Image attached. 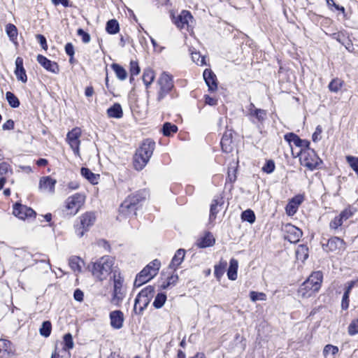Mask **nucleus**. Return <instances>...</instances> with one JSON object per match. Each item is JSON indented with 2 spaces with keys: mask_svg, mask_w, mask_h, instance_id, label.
I'll return each instance as SVG.
<instances>
[{
  "mask_svg": "<svg viewBox=\"0 0 358 358\" xmlns=\"http://www.w3.org/2000/svg\"><path fill=\"white\" fill-rule=\"evenodd\" d=\"M155 143L150 139L144 141L134 156V166L138 171L142 170L152 155Z\"/></svg>",
  "mask_w": 358,
  "mask_h": 358,
  "instance_id": "nucleus-1",
  "label": "nucleus"
},
{
  "mask_svg": "<svg viewBox=\"0 0 358 358\" xmlns=\"http://www.w3.org/2000/svg\"><path fill=\"white\" fill-rule=\"evenodd\" d=\"M114 262V259L110 256L102 257L92 264V275L100 281L106 279L113 271Z\"/></svg>",
  "mask_w": 358,
  "mask_h": 358,
  "instance_id": "nucleus-2",
  "label": "nucleus"
},
{
  "mask_svg": "<svg viewBox=\"0 0 358 358\" xmlns=\"http://www.w3.org/2000/svg\"><path fill=\"white\" fill-rule=\"evenodd\" d=\"M124 279L117 273L116 271H113V290L110 303L117 307L120 306L123 299L126 296V288L123 285Z\"/></svg>",
  "mask_w": 358,
  "mask_h": 358,
  "instance_id": "nucleus-3",
  "label": "nucleus"
},
{
  "mask_svg": "<svg viewBox=\"0 0 358 358\" xmlns=\"http://www.w3.org/2000/svg\"><path fill=\"white\" fill-rule=\"evenodd\" d=\"M154 292L153 287L148 286L137 295L134 306L136 313H141L148 306L154 296Z\"/></svg>",
  "mask_w": 358,
  "mask_h": 358,
  "instance_id": "nucleus-4",
  "label": "nucleus"
},
{
  "mask_svg": "<svg viewBox=\"0 0 358 358\" xmlns=\"http://www.w3.org/2000/svg\"><path fill=\"white\" fill-rule=\"evenodd\" d=\"M157 85L159 88L157 92V101L160 102L173 87L172 76L166 72H163L157 80Z\"/></svg>",
  "mask_w": 358,
  "mask_h": 358,
  "instance_id": "nucleus-5",
  "label": "nucleus"
},
{
  "mask_svg": "<svg viewBox=\"0 0 358 358\" xmlns=\"http://www.w3.org/2000/svg\"><path fill=\"white\" fill-rule=\"evenodd\" d=\"M96 220L95 214L92 212H87L79 217V222L75 224L76 235L81 238L85 232L94 224Z\"/></svg>",
  "mask_w": 358,
  "mask_h": 358,
  "instance_id": "nucleus-6",
  "label": "nucleus"
},
{
  "mask_svg": "<svg viewBox=\"0 0 358 358\" xmlns=\"http://www.w3.org/2000/svg\"><path fill=\"white\" fill-rule=\"evenodd\" d=\"M141 201L138 194L129 196L120 205L119 212L125 217L136 215V205Z\"/></svg>",
  "mask_w": 358,
  "mask_h": 358,
  "instance_id": "nucleus-7",
  "label": "nucleus"
},
{
  "mask_svg": "<svg viewBox=\"0 0 358 358\" xmlns=\"http://www.w3.org/2000/svg\"><path fill=\"white\" fill-rule=\"evenodd\" d=\"M301 163L303 166L307 167L310 170H314L322 162L313 150H306L301 151Z\"/></svg>",
  "mask_w": 358,
  "mask_h": 358,
  "instance_id": "nucleus-8",
  "label": "nucleus"
},
{
  "mask_svg": "<svg viewBox=\"0 0 358 358\" xmlns=\"http://www.w3.org/2000/svg\"><path fill=\"white\" fill-rule=\"evenodd\" d=\"M85 201L84 194L77 193L67 198L66 200V209L69 215H76L83 206Z\"/></svg>",
  "mask_w": 358,
  "mask_h": 358,
  "instance_id": "nucleus-9",
  "label": "nucleus"
},
{
  "mask_svg": "<svg viewBox=\"0 0 358 358\" xmlns=\"http://www.w3.org/2000/svg\"><path fill=\"white\" fill-rule=\"evenodd\" d=\"M173 22L180 29L192 31L194 24V18L190 12L182 10L180 15L173 18Z\"/></svg>",
  "mask_w": 358,
  "mask_h": 358,
  "instance_id": "nucleus-10",
  "label": "nucleus"
},
{
  "mask_svg": "<svg viewBox=\"0 0 358 358\" xmlns=\"http://www.w3.org/2000/svg\"><path fill=\"white\" fill-rule=\"evenodd\" d=\"M81 136V129L78 127L73 128L67 134L66 141L73 150L74 154L80 156L79 146L80 144V137Z\"/></svg>",
  "mask_w": 358,
  "mask_h": 358,
  "instance_id": "nucleus-11",
  "label": "nucleus"
},
{
  "mask_svg": "<svg viewBox=\"0 0 358 358\" xmlns=\"http://www.w3.org/2000/svg\"><path fill=\"white\" fill-rule=\"evenodd\" d=\"M323 248L327 252L339 253L345 249L344 241L337 236L329 238L326 245L323 244Z\"/></svg>",
  "mask_w": 358,
  "mask_h": 358,
  "instance_id": "nucleus-12",
  "label": "nucleus"
},
{
  "mask_svg": "<svg viewBox=\"0 0 358 358\" xmlns=\"http://www.w3.org/2000/svg\"><path fill=\"white\" fill-rule=\"evenodd\" d=\"M13 213L15 216L21 220H25L36 215V213L32 208L22 205L20 203H15L13 206Z\"/></svg>",
  "mask_w": 358,
  "mask_h": 358,
  "instance_id": "nucleus-13",
  "label": "nucleus"
},
{
  "mask_svg": "<svg viewBox=\"0 0 358 358\" xmlns=\"http://www.w3.org/2000/svg\"><path fill=\"white\" fill-rule=\"evenodd\" d=\"M285 238L293 243L299 241L303 234L300 229L291 224H287L285 226Z\"/></svg>",
  "mask_w": 358,
  "mask_h": 358,
  "instance_id": "nucleus-14",
  "label": "nucleus"
},
{
  "mask_svg": "<svg viewBox=\"0 0 358 358\" xmlns=\"http://www.w3.org/2000/svg\"><path fill=\"white\" fill-rule=\"evenodd\" d=\"M155 277L151 273L150 267H145L136 277L134 281L135 287H140Z\"/></svg>",
  "mask_w": 358,
  "mask_h": 358,
  "instance_id": "nucleus-15",
  "label": "nucleus"
},
{
  "mask_svg": "<svg viewBox=\"0 0 358 358\" xmlns=\"http://www.w3.org/2000/svg\"><path fill=\"white\" fill-rule=\"evenodd\" d=\"M203 76L208 87V90L211 92L215 91L217 89V83L215 74L210 69H206L203 71Z\"/></svg>",
  "mask_w": 358,
  "mask_h": 358,
  "instance_id": "nucleus-16",
  "label": "nucleus"
},
{
  "mask_svg": "<svg viewBox=\"0 0 358 358\" xmlns=\"http://www.w3.org/2000/svg\"><path fill=\"white\" fill-rule=\"evenodd\" d=\"M303 201V196L302 195H296L293 197L287 205L285 210L288 215H293L296 213L299 206L301 204Z\"/></svg>",
  "mask_w": 358,
  "mask_h": 358,
  "instance_id": "nucleus-17",
  "label": "nucleus"
},
{
  "mask_svg": "<svg viewBox=\"0 0 358 358\" xmlns=\"http://www.w3.org/2000/svg\"><path fill=\"white\" fill-rule=\"evenodd\" d=\"M110 325L116 329L122 327L124 322V315L120 310H114L110 313Z\"/></svg>",
  "mask_w": 358,
  "mask_h": 358,
  "instance_id": "nucleus-18",
  "label": "nucleus"
},
{
  "mask_svg": "<svg viewBox=\"0 0 358 358\" xmlns=\"http://www.w3.org/2000/svg\"><path fill=\"white\" fill-rule=\"evenodd\" d=\"M15 75L18 80L26 83L27 80V74L23 66V59L17 57L15 59Z\"/></svg>",
  "mask_w": 358,
  "mask_h": 358,
  "instance_id": "nucleus-19",
  "label": "nucleus"
},
{
  "mask_svg": "<svg viewBox=\"0 0 358 358\" xmlns=\"http://www.w3.org/2000/svg\"><path fill=\"white\" fill-rule=\"evenodd\" d=\"M323 275L321 271H315L312 273V274L309 276V278L306 280L308 282L310 285L313 287V290H315L317 292L320 289L322 282Z\"/></svg>",
  "mask_w": 358,
  "mask_h": 358,
  "instance_id": "nucleus-20",
  "label": "nucleus"
},
{
  "mask_svg": "<svg viewBox=\"0 0 358 358\" xmlns=\"http://www.w3.org/2000/svg\"><path fill=\"white\" fill-rule=\"evenodd\" d=\"M220 143L224 152L229 153L233 150L232 132L231 131L224 132Z\"/></svg>",
  "mask_w": 358,
  "mask_h": 358,
  "instance_id": "nucleus-21",
  "label": "nucleus"
},
{
  "mask_svg": "<svg viewBox=\"0 0 358 358\" xmlns=\"http://www.w3.org/2000/svg\"><path fill=\"white\" fill-rule=\"evenodd\" d=\"M13 354V348L9 341L0 339V358H10Z\"/></svg>",
  "mask_w": 358,
  "mask_h": 358,
  "instance_id": "nucleus-22",
  "label": "nucleus"
},
{
  "mask_svg": "<svg viewBox=\"0 0 358 358\" xmlns=\"http://www.w3.org/2000/svg\"><path fill=\"white\" fill-rule=\"evenodd\" d=\"M313 287L310 285L308 282L305 281L299 287L297 294L298 296L301 298H308L313 296L317 292L313 289Z\"/></svg>",
  "mask_w": 358,
  "mask_h": 358,
  "instance_id": "nucleus-23",
  "label": "nucleus"
},
{
  "mask_svg": "<svg viewBox=\"0 0 358 358\" xmlns=\"http://www.w3.org/2000/svg\"><path fill=\"white\" fill-rule=\"evenodd\" d=\"M285 139L291 145V143H294L296 147L302 148L306 147L308 145V143L304 141H302L297 135L294 133H288L285 135ZM292 147V145H290Z\"/></svg>",
  "mask_w": 358,
  "mask_h": 358,
  "instance_id": "nucleus-24",
  "label": "nucleus"
},
{
  "mask_svg": "<svg viewBox=\"0 0 358 358\" xmlns=\"http://www.w3.org/2000/svg\"><path fill=\"white\" fill-rule=\"evenodd\" d=\"M185 255V250L184 249L178 250L171 260L169 267L173 270H176L178 266L182 262Z\"/></svg>",
  "mask_w": 358,
  "mask_h": 358,
  "instance_id": "nucleus-25",
  "label": "nucleus"
},
{
  "mask_svg": "<svg viewBox=\"0 0 358 358\" xmlns=\"http://www.w3.org/2000/svg\"><path fill=\"white\" fill-rule=\"evenodd\" d=\"M69 264L74 272L80 273L84 265V262L79 257L73 256L69 259Z\"/></svg>",
  "mask_w": 358,
  "mask_h": 358,
  "instance_id": "nucleus-26",
  "label": "nucleus"
},
{
  "mask_svg": "<svg viewBox=\"0 0 358 358\" xmlns=\"http://www.w3.org/2000/svg\"><path fill=\"white\" fill-rule=\"evenodd\" d=\"M107 115L109 117L121 118L123 115L122 106L120 103H115L107 110Z\"/></svg>",
  "mask_w": 358,
  "mask_h": 358,
  "instance_id": "nucleus-27",
  "label": "nucleus"
},
{
  "mask_svg": "<svg viewBox=\"0 0 358 358\" xmlns=\"http://www.w3.org/2000/svg\"><path fill=\"white\" fill-rule=\"evenodd\" d=\"M248 114L250 116H255L259 121H262L266 117V112L264 110L256 108L253 103H250L248 107Z\"/></svg>",
  "mask_w": 358,
  "mask_h": 358,
  "instance_id": "nucleus-28",
  "label": "nucleus"
},
{
  "mask_svg": "<svg viewBox=\"0 0 358 358\" xmlns=\"http://www.w3.org/2000/svg\"><path fill=\"white\" fill-rule=\"evenodd\" d=\"M238 266V261L235 259H231L230 260L229 267L227 271V276L229 280H235L237 278Z\"/></svg>",
  "mask_w": 358,
  "mask_h": 358,
  "instance_id": "nucleus-29",
  "label": "nucleus"
},
{
  "mask_svg": "<svg viewBox=\"0 0 358 358\" xmlns=\"http://www.w3.org/2000/svg\"><path fill=\"white\" fill-rule=\"evenodd\" d=\"M215 243V238L212 234L207 233L198 242L197 245L199 248H206L212 246Z\"/></svg>",
  "mask_w": 358,
  "mask_h": 358,
  "instance_id": "nucleus-30",
  "label": "nucleus"
},
{
  "mask_svg": "<svg viewBox=\"0 0 358 358\" xmlns=\"http://www.w3.org/2000/svg\"><path fill=\"white\" fill-rule=\"evenodd\" d=\"M155 73L152 69L148 68L144 70L143 74V81L146 87H148V86L152 84V83L155 80Z\"/></svg>",
  "mask_w": 358,
  "mask_h": 358,
  "instance_id": "nucleus-31",
  "label": "nucleus"
},
{
  "mask_svg": "<svg viewBox=\"0 0 358 358\" xmlns=\"http://www.w3.org/2000/svg\"><path fill=\"white\" fill-rule=\"evenodd\" d=\"M296 257L298 260L304 262L308 257V248L304 245H300L296 250Z\"/></svg>",
  "mask_w": 358,
  "mask_h": 358,
  "instance_id": "nucleus-32",
  "label": "nucleus"
},
{
  "mask_svg": "<svg viewBox=\"0 0 358 358\" xmlns=\"http://www.w3.org/2000/svg\"><path fill=\"white\" fill-rule=\"evenodd\" d=\"M338 352V348L330 344L325 345L323 350V355L326 358H334Z\"/></svg>",
  "mask_w": 358,
  "mask_h": 358,
  "instance_id": "nucleus-33",
  "label": "nucleus"
},
{
  "mask_svg": "<svg viewBox=\"0 0 358 358\" xmlns=\"http://www.w3.org/2000/svg\"><path fill=\"white\" fill-rule=\"evenodd\" d=\"M112 69L115 71L116 76L121 80H124L127 78V73L125 69L117 64H113L111 65Z\"/></svg>",
  "mask_w": 358,
  "mask_h": 358,
  "instance_id": "nucleus-34",
  "label": "nucleus"
},
{
  "mask_svg": "<svg viewBox=\"0 0 358 358\" xmlns=\"http://www.w3.org/2000/svg\"><path fill=\"white\" fill-rule=\"evenodd\" d=\"M106 29L107 32L110 34H117L119 30V24L116 20H110L106 23Z\"/></svg>",
  "mask_w": 358,
  "mask_h": 358,
  "instance_id": "nucleus-35",
  "label": "nucleus"
},
{
  "mask_svg": "<svg viewBox=\"0 0 358 358\" xmlns=\"http://www.w3.org/2000/svg\"><path fill=\"white\" fill-rule=\"evenodd\" d=\"M81 174L92 183H97V179L99 176L92 173L89 169L82 168Z\"/></svg>",
  "mask_w": 358,
  "mask_h": 358,
  "instance_id": "nucleus-36",
  "label": "nucleus"
},
{
  "mask_svg": "<svg viewBox=\"0 0 358 358\" xmlns=\"http://www.w3.org/2000/svg\"><path fill=\"white\" fill-rule=\"evenodd\" d=\"M355 212V210L352 208L348 207L341 211L337 217L341 218V222L343 224L345 221L350 218L354 215Z\"/></svg>",
  "mask_w": 358,
  "mask_h": 358,
  "instance_id": "nucleus-37",
  "label": "nucleus"
},
{
  "mask_svg": "<svg viewBox=\"0 0 358 358\" xmlns=\"http://www.w3.org/2000/svg\"><path fill=\"white\" fill-rule=\"evenodd\" d=\"M6 31L10 38V40L13 42H15L17 36V30L16 27L12 24H8L6 25Z\"/></svg>",
  "mask_w": 358,
  "mask_h": 358,
  "instance_id": "nucleus-38",
  "label": "nucleus"
},
{
  "mask_svg": "<svg viewBox=\"0 0 358 358\" xmlns=\"http://www.w3.org/2000/svg\"><path fill=\"white\" fill-rule=\"evenodd\" d=\"M221 206L218 200L214 199L210 205V221H213L215 219L217 213L219 212L218 206Z\"/></svg>",
  "mask_w": 358,
  "mask_h": 358,
  "instance_id": "nucleus-39",
  "label": "nucleus"
},
{
  "mask_svg": "<svg viewBox=\"0 0 358 358\" xmlns=\"http://www.w3.org/2000/svg\"><path fill=\"white\" fill-rule=\"evenodd\" d=\"M6 99L9 105L13 108H17L20 106V101L17 97L12 92H7L6 94Z\"/></svg>",
  "mask_w": 358,
  "mask_h": 358,
  "instance_id": "nucleus-40",
  "label": "nucleus"
},
{
  "mask_svg": "<svg viewBox=\"0 0 358 358\" xmlns=\"http://www.w3.org/2000/svg\"><path fill=\"white\" fill-rule=\"evenodd\" d=\"M345 159L350 168L358 175V157L348 155Z\"/></svg>",
  "mask_w": 358,
  "mask_h": 358,
  "instance_id": "nucleus-41",
  "label": "nucleus"
},
{
  "mask_svg": "<svg viewBox=\"0 0 358 358\" xmlns=\"http://www.w3.org/2000/svg\"><path fill=\"white\" fill-rule=\"evenodd\" d=\"M163 134L164 136H169L171 134L176 133L178 130V127L175 124H172L169 122H166L163 125Z\"/></svg>",
  "mask_w": 358,
  "mask_h": 358,
  "instance_id": "nucleus-42",
  "label": "nucleus"
},
{
  "mask_svg": "<svg viewBox=\"0 0 358 358\" xmlns=\"http://www.w3.org/2000/svg\"><path fill=\"white\" fill-rule=\"evenodd\" d=\"M178 280V276L177 274H173L171 276L168 277L166 282H163L161 285V287L164 289H167L171 286H174Z\"/></svg>",
  "mask_w": 358,
  "mask_h": 358,
  "instance_id": "nucleus-43",
  "label": "nucleus"
},
{
  "mask_svg": "<svg viewBox=\"0 0 358 358\" xmlns=\"http://www.w3.org/2000/svg\"><path fill=\"white\" fill-rule=\"evenodd\" d=\"M241 218L243 220L252 224L255 221V215L252 210L248 209L242 213Z\"/></svg>",
  "mask_w": 358,
  "mask_h": 358,
  "instance_id": "nucleus-44",
  "label": "nucleus"
},
{
  "mask_svg": "<svg viewBox=\"0 0 358 358\" xmlns=\"http://www.w3.org/2000/svg\"><path fill=\"white\" fill-rule=\"evenodd\" d=\"M166 300V294H162V293L158 294L156 296L155 299L153 302V306L156 308H160L164 306Z\"/></svg>",
  "mask_w": 358,
  "mask_h": 358,
  "instance_id": "nucleus-45",
  "label": "nucleus"
},
{
  "mask_svg": "<svg viewBox=\"0 0 358 358\" xmlns=\"http://www.w3.org/2000/svg\"><path fill=\"white\" fill-rule=\"evenodd\" d=\"M343 85V82L338 79L336 78L331 80V82L329 85V88L330 91L333 92H337L341 88Z\"/></svg>",
  "mask_w": 358,
  "mask_h": 358,
  "instance_id": "nucleus-46",
  "label": "nucleus"
},
{
  "mask_svg": "<svg viewBox=\"0 0 358 358\" xmlns=\"http://www.w3.org/2000/svg\"><path fill=\"white\" fill-rule=\"evenodd\" d=\"M250 297L252 301L255 302L257 301H266V295L263 292H257L252 291L250 293Z\"/></svg>",
  "mask_w": 358,
  "mask_h": 358,
  "instance_id": "nucleus-47",
  "label": "nucleus"
},
{
  "mask_svg": "<svg viewBox=\"0 0 358 358\" xmlns=\"http://www.w3.org/2000/svg\"><path fill=\"white\" fill-rule=\"evenodd\" d=\"M227 262H221L219 265H216L215 266V275L217 278H221L224 271H225V267L227 266Z\"/></svg>",
  "mask_w": 358,
  "mask_h": 358,
  "instance_id": "nucleus-48",
  "label": "nucleus"
},
{
  "mask_svg": "<svg viewBox=\"0 0 358 358\" xmlns=\"http://www.w3.org/2000/svg\"><path fill=\"white\" fill-rule=\"evenodd\" d=\"M140 73V67L136 62L131 61L130 62V81L131 82L134 78V76H136Z\"/></svg>",
  "mask_w": 358,
  "mask_h": 358,
  "instance_id": "nucleus-49",
  "label": "nucleus"
},
{
  "mask_svg": "<svg viewBox=\"0 0 358 358\" xmlns=\"http://www.w3.org/2000/svg\"><path fill=\"white\" fill-rule=\"evenodd\" d=\"M348 331L350 336L358 334V319L354 320L350 322Z\"/></svg>",
  "mask_w": 358,
  "mask_h": 358,
  "instance_id": "nucleus-50",
  "label": "nucleus"
},
{
  "mask_svg": "<svg viewBox=\"0 0 358 358\" xmlns=\"http://www.w3.org/2000/svg\"><path fill=\"white\" fill-rule=\"evenodd\" d=\"M275 169V163L272 159L267 160L262 167V171L266 173H271Z\"/></svg>",
  "mask_w": 358,
  "mask_h": 358,
  "instance_id": "nucleus-51",
  "label": "nucleus"
},
{
  "mask_svg": "<svg viewBox=\"0 0 358 358\" xmlns=\"http://www.w3.org/2000/svg\"><path fill=\"white\" fill-rule=\"evenodd\" d=\"M191 55L193 62H196L197 64L202 66L206 64L205 57L201 56L199 52H192Z\"/></svg>",
  "mask_w": 358,
  "mask_h": 358,
  "instance_id": "nucleus-52",
  "label": "nucleus"
},
{
  "mask_svg": "<svg viewBox=\"0 0 358 358\" xmlns=\"http://www.w3.org/2000/svg\"><path fill=\"white\" fill-rule=\"evenodd\" d=\"M160 265V262L157 259H155L150 264L147 265L146 267H150L151 273L155 276L159 269Z\"/></svg>",
  "mask_w": 358,
  "mask_h": 358,
  "instance_id": "nucleus-53",
  "label": "nucleus"
},
{
  "mask_svg": "<svg viewBox=\"0 0 358 358\" xmlns=\"http://www.w3.org/2000/svg\"><path fill=\"white\" fill-rule=\"evenodd\" d=\"M46 70L54 73H57L59 72V66L57 63L52 62L46 59Z\"/></svg>",
  "mask_w": 358,
  "mask_h": 358,
  "instance_id": "nucleus-54",
  "label": "nucleus"
},
{
  "mask_svg": "<svg viewBox=\"0 0 358 358\" xmlns=\"http://www.w3.org/2000/svg\"><path fill=\"white\" fill-rule=\"evenodd\" d=\"M8 172L13 173L10 166L7 162L0 163V175L3 176L7 174Z\"/></svg>",
  "mask_w": 358,
  "mask_h": 358,
  "instance_id": "nucleus-55",
  "label": "nucleus"
},
{
  "mask_svg": "<svg viewBox=\"0 0 358 358\" xmlns=\"http://www.w3.org/2000/svg\"><path fill=\"white\" fill-rule=\"evenodd\" d=\"M56 184V180L49 177H46V188L48 187V190L51 194L55 192V185Z\"/></svg>",
  "mask_w": 358,
  "mask_h": 358,
  "instance_id": "nucleus-56",
  "label": "nucleus"
},
{
  "mask_svg": "<svg viewBox=\"0 0 358 358\" xmlns=\"http://www.w3.org/2000/svg\"><path fill=\"white\" fill-rule=\"evenodd\" d=\"M341 222V218H338L337 216L335 217L329 223L330 229L333 230L338 229L339 227L342 226V223Z\"/></svg>",
  "mask_w": 358,
  "mask_h": 358,
  "instance_id": "nucleus-57",
  "label": "nucleus"
},
{
  "mask_svg": "<svg viewBox=\"0 0 358 358\" xmlns=\"http://www.w3.org/2000/svg\"><path fill=\"white\" fill-rule=\"evenodd\" d=\"M77 34L78 36L82 37V41H83V43H87L90 42V36L89 34L85 32L83 29H78L77 31Z\"/></svg>",
  "mask_w": 358,
  "mask_h": 358,
  "instance_id": "nucleus-58",
  "label": "nucleus"
},
{
  "mask_svg": "<svg viewBox=\"0 0 358 358\" xmlns=\"http://www.w3.org/2000/svg\"><path fill=\"white\" fill-rule=\"evenodd\" d=\"M64 341L65 343V345L68 349H71L73 347V342L72 336L71 334H66L64 336Z\"/></svg>",
  "mask_w": 358,
  "mask_h": 358,
  "instance_id": "nucleus-59",
  "label": "nucleus"
},
{
  "mask_svg": "<svg viewBox=\"0 0 358 358\" xmlns=\"http://www.w3.org/2000/svg\"><path fill=\"white\" fill-rule=\"evenodd\" d=\"M322 132V128L321 126L318 125L315 132L313 134L312 138L314 142H317L321 139V134Z\"/></svg>",
  "mask_w": 358,
  "mask_h": 358,
  "instance_id": "nucleus-60",
  "label": "nucleus"
},
{
  "mask_svg": "<svg viewBox=\"0 0 358 358\" xmlns=\"http://www.w3.org/2000/svg\"><path fill=\"white\" fill-rule=\"evenodd\" d=\"M349 296L348 293H344L342 299L341 307L343 309L346 310L349 307Z\"/></svg>",
  "mask_w": 358,
  "mask_h": 358,
  "instance_id": "nucleus-61",
  "label": "nucleus"
},
{
  "mask_svg": "<svg viewBox=\"0 0 358 358\" xmlns=\"http://www.w3.org/2000/svg\"><path fill=\"white\" fill-rule=\"evenodd\" d=\"M73 297H74L75 300L82 302L83 301V298H84V293L80 289H77L74 292Z\"/></svg>",
  "mask_w": 358,
  "mask_h": 358,
  "instance_id": "nucleus-62",
  "label": "nucleus"
},
{
  "mask_svg": "<svg viewBox=\"0 0 358 358\" xmlns=\"http://www.w3.org/2000/svg\"><path fill=\"white\" fill-rule=\"evenodd\" d=\"M65 51L68 55L73 57L74 55V48L71 43H69L65 45Z\"/></svg>",
  "mask_w": 358,
  "mask_h": 358,
  "instance_id": "nucleus-63",
  "label": "nucleus"
},
{
  "mask_svg": "<svg viewBox=\"0 0 358 358\" xmlns=\"http://www.w3.org/2000/svg\"><path fill=\"white\" fill-rule=\"evenodd\" d=\"M14 127V122L12 120H7L2 126L3 130L12 129Z\"/></svg>",
  "mask_w": 358,
  "mask_h": 358,
  "instance_id": "nucleus-64",
  "label": "nucleus"
}]
</instances>
